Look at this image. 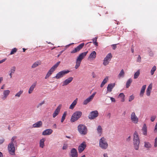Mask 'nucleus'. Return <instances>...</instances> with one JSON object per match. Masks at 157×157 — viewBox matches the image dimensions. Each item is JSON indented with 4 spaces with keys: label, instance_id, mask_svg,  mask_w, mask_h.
Here are the masks:
<instances>
[{
    "label": "nucleus",
    "instance_id": "13d9d810",
    "mask_svg": "<svg viewBox=\"0 0 157 157\" xmlns=\"http://www.w3.org/2000/svg\"><path fill=\"white\" fill-rule=\"evenodd\" d=\"M97 37H95V38H93V43L97 41Z\"/></svg>",
    "mask_w": 157,
    "mask_h": 157
},
{
    "label": "nucleus",
    "instance_id": "c9c22d12",
    "mask_svg": "<svg viewBox=\"0 0 157 157\" xmlns=\"http://www.w3.org/2000/svg\"><path fill=\"white\" fill-rule=\"evenodd\" d=\"M124 75V72L123 69H122L118 75V77H123Z\"/></svg>",
    "mask_w": 157,
    "mask_h": 157
},
{
    "label": "nucleus",
    "instance_id": "4d7b16f0",
    "mask_svg": "<svg viewBox=\"0 0 157 157\" xmlns=\"http://www.w3.org/2000/svg\"><path fill=\"white\" fill-rule=\"evenodd\" d=\"M6 60V59H4L1 60H0V63H1L5 62Z\"/></svg>",
    "mask_w": 157,
    "mask_h": 157
},
{
    "label": "nucleus",
    "instance_id": "39448f33",
    "mask_svg": "<svg viewBox=\"0 0 157 157\" xmlns=\"http://www.w3.org/2000/svg\"><path fill=\"white\" fill-rule=\"evenodd\" d=\"M8 151L11 155H15V148L13 143H10L8 145Z\"/></svg>",
    "mask_w": 157,
    "mask_h": 157
},
{
    "label": "nucleus",
    "instance_id": "72a5a7b5",
    "mask_svg": "<svg viewBox=\"0 0 157 157\" xmlns=\"http://www.w3.org/2000/svg\"><path fill=\"white\" fill-rule=\"evenodd\" d=\"M60 62V61H59L57 62L55 64L53 67H52L51 68V69H52V70L53 71H55L56 69L57 68V67L59 64Z\"/></svg>",
    "mask_w": 157,
    "mask_h": 157
},
{
    "label": "nucleus",
    "instance_id": "ea45409f",
    "mask_svg": "<svg viewBox=\"0 0 157 157\" xmlns=\"http://www.w3.org/2000/svg\"><path fill=\"white\" fill-rule=\"evenodd\" d=\"M67 114V112H65L63 114V116H62L61 119V122H63L64 120H65V117H66V115Z\"/></svg>",
    "mask_w": 157,
    "mask_h": 157
},
{
    "label": "nucleus",
    "instance_id": "bf43d9fd",
    "mask_svg": "<svg viewBox=\"0 0 157 157\" xmlns=\"http://www.w3.org/2000/svg\"><path fill=\"white\" fill-rule=\"evenodd\" d=\"M154 131H156L157 132V122L156 123V124L155 126Z\"/></svg>",
    "mask_w": 157,
    "mask_h": 157
},
{
    "label": "nucleus",
    "instance_id": "0eeeda50",
    "mask_svg": "<svg viewBox=\"0 0 157 157\" xmlns=\"http://www.w3.org/2000/svg\"><path fill=\"white\" fill-rule=\"evenodd\" d=\"M112 56L111 53H108L105 57L103 60V64L104 66H106L108 65L109 62L111 60L112 58Z\"/></svg>",
    "mask_w": 157,
    "mask_h": 157
},
{
    "label": "nucleus",
    "instance_id": "c756f323",
    "mask_svg": "<svg viewBox=\"0 0 157 157\" xmlns=\"http://www.w3.org/2000/svg\"><path fill=\"white\" fill-rule=\"evenodd\" d=\"M118 98H120L121 99V101L123 102L125 101V95L123 93H120L118 96Z\"/></svg>",
    "mask_w": 157,
    "mask_h": 157
},
{
    "label": "nucleus",
    "instance_id": "7ed1b4c3",
    "mask_svg": "<svg viewBox=\"0 0 157 157\" xmlns=\"http://www.w3.org/2000/svg\"><path fill=\"white\" fill-rule=\"evenodd\" d=\"M99 147L102 149H106L108 146L106 139L104 137L101 138L99 141Z\"/></svg>",
    "mask_w": 157,
    "mask_h": 157
},
{
    "label": "nucleus",
    "instance_id": "f257e3e1",
    "mask_svg": "<svg viewBox=\"0 0 157 157\" xmlns=\"http://www.w3.org/2000/svg\"><path fill=\"white\" fill-rule=\"evenodd\" d=\"M88 52V51H86L82 53L78 56L76 60V64L75 66L76 69H78L80 66L82 60L86 56Z\"/></svg>",
    "mask_w": 157,
    "mask_h": 157
},
{
    "label": "nucleus",
    "instance_id": "9b49d317",
    "mask_svg": "<svg viewBox=\"0 0 157 157\" xmlns=\"http://www.w3.org/2000/svg\"><path fill=\"white\" fill-rule=\"evenodd\" d=\"M84 43H82L74 48L71 52V53H75L79 52L84 46Z\"/></svg>",
    "mask_w": 157,
    "mask_h": 157
},
{
    "label": "nucleus",
    "instance_id": "58836bf2",
    "mask_svg": "<svg viewBox=\"0 0 157 157\" xmlns=\"http://www.w3.org/2000/svg\"><path fill=\"white\" fill-rule=\"evenodd\" d=\"M134 147L135 149L136 150H138L139 149L140 144L133 143Z\"/></svg>",
    "mask_w": 157,
    "mask_h": 157
},
{
    "label": "nucleus",
    "instance_id": "f3484780",
    "mask_svg": "<svg viewBox=\"0 0 157 157\" xmlns=\"http://www.w3.org/2000/svg\"><path fill=\"white\" fill-rule=\"evenodd\" d=\"M53 132V130L51 129H48L44 130L42 133V135L44 136L50 135Z\"/></svg>",
    "mask_w": 157,
    "mask_h": 157
},
{
    "label": "nucleus",
    "instance_id": "8fccbe9b",
    "mask_svg": "<svg viewBox=\"0 0 157 157\" xmlns=\"http://www.w3.org/2000/svg\"><path fill=\"white\" fill-rule=\"evenodd\" d=\"M137 61L139 63H140L141 62V57L140 55L138 56V57L137 58Z\"/></svg>",
    "mask_w": 157,
    "mask_h": 157
},
{
    "label": "nucleus",
    "instance_id": "e433bc0d",
    "mask_svg": "<svg viewBox=\"0 0 157 157\" xmlns=\"http://www.w3.org/2000/svg\"><path fill=\"white\" fill-rule=\"evenodd\" d=\"M140 74V70H138L134 75V79H136L139 76Z\"/></svg>",
    "mask_w": 157,
    "mask_h": 157
},
{
    "label": "nucleus",
    "instance_id": "774afa93",
    "mask_svg": "<svg viewBox=\"0 0 157 157\" xmlns=\"http://www.w3.org/2000/svg\"><path fill=\"white\" fill-rule=\"evenodd\" d=\"M3 155L2 153L0 151V157H2Z\"/></svg>",
    "mask_w": 157,
    "mask_h": 157
},
{
    "label": "nucleus",
    "instance_id": "a18cd8bd",
    "mask_svg": "<svg viewBox=\"0 0 157 157\" xmlns=\"http://www.w3.org/2000/svg\"><path fill=\"white\" fill-rule=\"evenodd\" d=\"M156 118L155 115L152 116L151 117V122H153Z\"/></svg>",
    "mask_w": 157,
    "mask_h": 157
},
{
    "label": "nucleus",
    "instance_id": "49530a36",
    "mask_svg": "<svg viewBox=\"0 0 157 157\" xmlns=\"http://www.w3.org/2000/svg\"><path fill=\"white\" fill-rule=\"evenodd\" d=\"M17 138V137L16 136H14L13 137L11 140V142L10 143H13V142L15 143L16 141H14V140Z\"/></svg>",
    "mask_w": 157,
    "mask_h": 157
},
{
    "label": "nucleus",
    "instance_id": "f8f14e48",
    "mask_svg": "<svg viewBox=\"0 0 157 157\" xmlns=\"http://www.w3.org/2000/svg\"><path fill=\"white\" fill-rule=\"evenodd\" d=\"M86 147L85 142L84 141L81 143L78 147V151L79 153H81L83 152Z\"/></svg>",
    "mask_w": 157,
    "mask_h": 157
},
{
    "label": "nucleus",
    "instance_id": "f704fd0d",
    "mask_svg": "<svg viewBox=\"0 0 157 157\" xmlns=\"http://www.w3.org/2000/svg\"><path fill=\"white\" fill-rule=\"evenodd\" d=\"M151 144L148 142H144V147L147 148H150L151 147Z\"/></svg>",
    "mask_w": 157,
    "mask_h": 157
},
{
    "label": "nucleus",
    "instance_id": "393cba45",
    "mask_svg": "<svg viewBox=\"0 0 157 157\" xmlns=\"http://www.w3.org/2000/svg\"><path fill=\"white\" fill-rule=\"evenodd\" d=\"M98 134L100 136H101L102 133V128L100 125L98 126L97 129Z\"/></svg>",
    "mask_w": 157,
    "mask_h": 157
},
{
    "label": "nucleus",
    "instance_id": "c03bdc74",
    "mask_svg": "<svg viewBox=\"0 0 157 157\" xmlns=\"http://www.w3.org/2000/svg\"><path fill=\"white\" fill-rule=\"evenodd\" d=\"M45 101H43L41 102L38 104L37 106V108H39L40 106H41L43 104H44Z\"/></svg>",
    "mask_w": 157,
    "mask_h": 157
},
{
    "label": "nucleus",
    "instance_id": "7c9ffc66",
    "mask_svg": "<svg viewBox=\"0 0 157 157\" xmlns=\"http://www.w3.org/2000/svg\"><path fill=\"white\" fill-rule=\"evenodd\" d=\"M146 85H144L142 86V87L141 88V90L140 91V96H143L144 94V92L145 90L146 89Z\"/></svg>",
    "mask_w": 157,
    "mask_h": 157
},
{
    "label": "nucleus",
    "instance_id": "6e6d98bb",
    "mask_svg": "<svg viewBox=\"0 0 157 157\" xmlns=\"http://www.w3.org/2000/svg\"><path fill=\"white\" fill-rule=\"evenodd\" d=\"M112 46H113V50L117 48L116 44L112 45Z\"/></svg>",
    "mask_w": 157,
    "mask_h": 157
},
{
    "label": "nucleus",
    "instance_id": "603ef678",
    "mask_svg": "<svg viewBox=\"0 0 157 157\" xmlns=\"http://www.w3.org/2000/svg\"><path fill=\"white\" fill-rule=\"evenodd\" d=\"M4 141L5 140L3 138L0 139V144H2L4 142Z\"/></svg>",
    "mask_w": 157,
    "mask_h": 157
},
{
    "label": "nucleus",
    "instance_id": "0e129e2a",
    "mask_svg": "<svg viewBox=\"0 0 157 157\" xmlns=\"http://www.w3.org/2000/svg\"><path fill=\"white\" fill-rule=\"evenodd\" d=\"M94 44L96 46H98V43L97 41L95 42H94Z\"/></svg>",
    "mask_w": 157,
    "mask_h": 157
},
{
    "label": "nucleus",
    "instance_id": "338daca9",
    "mask_svg": "<svg viewBox=\"0 0 157 157\" xmlns=\"http://www.w3.org/2000/svg\"><path fill=\"white\" fill-rule=\"evenodd\" d=\"M104 157H108L107 155L106 154H104L103 155Z\"/></svg>",
    "mask_w": 157,
    "mask_h": 157
},
{
    "label": "nucleus",
    "instance_id": "69168bd1",
    "mask_svg": "<svg viewBox=\"0 0 157 157\" xmlns=\"http://www.w3.org/2000/svg\"><path fill=\"white\" fill-rule=\"evenodd\" d=\"M5 85H3L1 88V89L2 90L4 89L5 88Z\"/></svg>",
    "mask_w": 157,
    "mask_h": 157
},
{
    "label": "nucleus",
    "instance_id": "c85d7f7f",
    "mask_svg": "<svg viewBox=\"0 0 157 157\" xmlns=\"http://www.w3.org/2000/svg\"><path fill=\"white\" fill-rule=\"evenodd\" d=\"M54 71L52 69H50L49 71H48L47 74L46 75L45 78V79H47L52 74V73Z\"/></svg>",
    "mask_w": 157,
    "mask_h": 157
},
{
    "label": "nucleus",
    "instance_id": "dca6fc26",
    "mask_svg": "<svg viewBox=\"0 0 157 157\" xmlns=\"http://www.w3.org/2000/svg\"><path fill=\"white\" fill-rule=\"evenodd\" d=\"M61 105H59L56 109L55 110L52 116L53 118L55 117L59 113L60 111Z\"/></svg>",
    "mask_w": 157,
    "mask_h": 157
},
{
    "label": "nucleus",
    "instance_id": "2eb2a0df",
    "mask_svg": "<svg viewBox=\"0 0 157 157\" xmlns=\"http://www.w3.org/2000/svg\"><path fill=\"white\" fill-rule=\"evenodd\" d=\"M73 78L72 77H70L65 80L62 82V86H64L67 85L73 80Z\"/></svg>",
    "mask_w": 157,
    "mask_h": 157
},
{
    "label": "nucleus",
    "instance_id": "6ab92c4d",
    "mask_svg": "<svg viewBox=\"0 0 157 157\" xmlns=\"http://www.w3.org/2000/svg\"><path fill=\"white\" fill-rule=\"evenodd\" d=\"M152 87V84L151 83L148 86L146 90V95L148 96H149L150 95Z\"/></svg>",
    "mask_w": 157,
    "mask_h": 157
},
{
    "label": "nucleus",
    "instance_id": "f03ea898",
    "mask_svg": "<svg viewBox=\"0 0 157 157\" xmlns=\"http://www.w3.org/2000/svg\"><path fill=\"white\" fill-rule=\"evenodd\" d=\"M78 130L79 133L82 135L86 134L88 132L86 127L83 124H80L78 126Z\"/></svg>",
    "mask_w": 157,
    "mask_h": 157
},
{
    "label": "nucleus",
    "instance_id": "864d4df0",
    "mask_svg": "<svg viewBox=\"0 0 157 157\" xmlns=\"http://www.w3.org/2000/svg\"><path fill=\"white\" fill-rule=\"evenodd\" d=\"M133 143H136L137 144H140V140H136V141H133Z\"/></svg>",
    "mask_w": 157,
    "mask_h": 157
},
{
    "label": "nucleus",
    "instance_id": "4be33fe9",
    "mask_svg": "<svg viewBox=\"0 0 157 157\" xmlns=\"http://www.w3.org/2000/svg\"><path fill=\"white\" fill-rule=\"evenodd\" d=\"M42 125V122L41 121H38L33 124V128H39Z\"/></svg>",
    "mask_w": 157,
    "mask_h": 157
},
{
    "label": "nucleus",
    "instance_id": "aec40b11",
    "mask_svg": "<svg viewBox=\"0 0 157 157\" xmlns=\"http://www.w3.org/2000/svg\"><path fill=\"white\" fill-rule=\"evenodd\" d=\"M96 56V53L95 51H93L91 52L88 57V58L91 59H94Z\"/></svg>",
    "mask_w": 157,
    "mask_h": 157
},
{
    "label": "nucleus",
    "instance_id": "680f3d73",
    "mask_svg": "<svg viewBox=\"0 0 157 157\" xmlns=\"http://www.w3.org/2000/svg\"><path fill=\"white\" fill-rule=\"evenodd\" d=\"M130 140H131V136H129L127 138V140L128 141H130Z\"/></svg>",
    "mask_w": 157,
    "mask_h": 157
},
{
    "label": "nucleus",
    "instance_id": "37998d69",
    "mask_svg": "<svg viewBox=\"0 0 157 157\" xmlns=\"http://www.w3.org/2000/svg\"><path fill=\"white\" fill-rule=\"evenodd\" d=\"M17 51V49L16 48H14L13 49H12L11 50L10 53V55H13Z\"/></svg>",
    "mask_w": 157,
    "mask_h": 157
},
{
    "label": "nucleus",
    "instance_id": "052dcab7",
    "mask_svg": "<svg viewBox=\"0 0 157 157\" xmlns=\"http://www.w3.org/2000/svg\"><path fill=\"white\" fill-rule=\"evenodd\" d=\"M111 116V113H108L107 115V117L109 118H110Z\"/></svg>",
    "mask_w": 157,
    "mask_h": 157
},
{
    "label": "nucleus",
    "instance_id": "3c124183",
    "mask_svg": "<svg viewBox=\"0 0 157 157\" xmlns=\"http://www.w3.org/2000/svg\"><path fill=\"white\" fill-rule=\"evenodd\" d=\"M67 145L66 144H64L62 147L63 150H65L67 148Z\"/></svg>",
    "mask_w": 157,
    "mask_h": 157
},
{
    "label": "nucleus",
    "instance_id": "2f4dec72",
    "mask_svg": "<svg viewBox=\"0 0 157 157\" xmlns=\"http://www.w3.org/2000/svg\"><path fill=\"white\" fill-rule=\"evenodd\" d=\"M108 79V77L106 76L105 79L103 80L100 85V87H102L105 85V84L107 82Z\"/></svg>",
    "mask_w": 157,
    "mask_h": 157
},
{
    "label": "nucleus",
    "instance_id": "6e6552de",
    "mask_svg": "<svg viewBox=\"0 0 157 157\" xmlns=\"http://www.w3.org/2000/svg\"><path fill=\"white\" fill-rule=\"evenodd\" d=\"M98 115L99 113L98 111H94L90 113L88 116V118L91 120L93 119L98 117Z\"/></svg>",
    "mask_w": 157,
    "mask_h": 157
},
{
    "label": "nucleus",
    "instance_id": "a19ab883",
    "mask_svg": "<svg viewBox=\"0 0 157 157\" xmlns=\"http://www.w3.org/2000/svg\"><path fill=\"white\" fill-rule=\"evenodd\" d=\"M156 67L155 66H154L152 68L151 71V73L152 75L154 74L155 71H156Z\"/></svg>",
    "mask_w": 157,
    "mask_h": 157
},
{
    "label": "nucleus",
    "instance_id": "a878e982",
    "mask_svg": "<svg viewBox=\"0 0 157 157\" xmlns=\"http://www.w3.org/2000/svg\"><path fill=\"white\" fill-rule=\"evenodd\" d=\"M143 134L145 136L147 135V127L146 125L145 124H144L143 125V128L142 129Z\"/></svg>",
    "mask_w": 157,
    "mask_h": 157
},
{
    "label": "nucleus",
    "instance_id": "e2e57ef3",
    "mask_svg": "<svg viewBox=\"0 0 157 157\" xmlns=\"http://www.w3.org/2000/svg\"><path fill=\"white\" fill-rule=\"evenodd\" d=\"M92 77L93 78H95L96 77V75L94 74V73L93 72L92 73Z\"/></svg>",
    "mask_w": 157,
    "mask_h": 157
},
{
    "label": "nucleus",
    "instance_id": "b1692460",
    "mask_svg": "<svg viewBox=\"0 0 157 157\" xmlns=\"http://www.w3.org/2000/svg\"><path fill=\"white\" fill-rule=\"evenodd\" d=\"M78 99H75L70 105L69 107V109H73L75 107L77 103Z\"/></svg>",
    "mask_w": 157,
    "mask_h": 157
},
{
    "label": "nucleus",
    "instance_id": "473e14b6",
    "mask_svg": "<svg viewBox=\"0 0 157 157\" xmlns=\"http://www.w3.org/2000/svg\"><path fill=\"white\" fill-rule=\"evenodd\" d=\"M132 82V80L131 78H129L128 80L127 81L126 85V87L127 88L129 87L130 86L131 83Z\"/></svg>",
    "mask_w": 157,
    "mask_h": 157
},
{
    "label": "nucleus",
    "instance_id": "4c0bfd02",
    "mask_svg": "<svg viewBox=\"0 0 157 157\" xmlns=\"http://www.w3.org/2000/svg\"><path fill=\"white\" fill-rule=\"evenodd\" d=\"M23 90H20L15 95V96L16 97L19 98L21 94H23Z\"/></svg>",
    "mask_w": 157,
    "mask_h": 157
},
{
    "label": "nucleus",
    "instance_id": "5fc2aeb1",
    "mask_svg": "<svg viewBox=\"0 0 157 157\" xmlns=\"http://www.w3.org/2000/svg\"><path fill=\"white\" fill-rule=\"evenodd\" d=\"M110 99L112 102H115L116 101H115V99L113 97H110Z\"/></svg>",
    "mask_w": 157,
    "mask_h": 157
},
{
    "label": "nucleus",
    "instance_id": "20e7f679",
    "mask_svg": "<svg viewBox=\"0 0 157 157\" xmlns=\"http://www.w3.org/2000/svg\"><path fill=\"white\" fill-rule=\"evenodd\" d=\"M82 112L79 111H77L74 113L71 119V121L74 122L78 120L81 116Z\"/></svg>",
    "mask_w": 157,
    "mask_h": 157
},
{
    "label": "nucleus",
    "instance_id": "de8ad7c7",
    "mask_svg": "<svg viewBox=\"0 0 157 157\" xmlns=\"http://www.w3.org/2000/svg\"><path fill=\"white\" fill-rule=\"evenodd\" d=\"M134 97L133 95H132L130 96L129 97V101L130 102L132 101V100H133L134 99Z\"/></svg>",
    "mask_w": 157,
    "mask_h": 157
},
{
    "label": "nucleus",
    "instance_id": "ddd939ff",
    "mask_svg": "<svg viewBox=\"0 0 157 157\" xmlns=\"http://www.w3.org/2000/svg\"><path fill=\"white\" fill-rule=\"evenodd\" d=\"M10 91L9 90H4L3 91V95L2 97V99L3 100H6L8 95H9Z\"/></svg>",
    "mask_w": 157,
    "mask_h": 157
},
{
    "label": "nucleus",
    "instance_id": "423d86ee",
    "mask_svg": "<svg viewBox=\"0 0 157 157\" xmlns=\"http://www.w3.org/2000/svg\"><path fill=\"white\" fill-rule=\"evenodd\" d=\"M69 72L70 71L68 70L62 71L57 74L55 78L57 79L60 78Z\"/></svg>",
    "mask_w": 157,
    "mask_h": 157
},
{
    "label": "nucleus",
    "instance_id": "79ce46f5",
    "mask_svg": "<svg viewBox=\"0 0 157 157\" xmlns=\"http://www.w3.org/2000/svg\"><path fill=\"white\" fill-rule=\"evenodd\" d=\"M16 67L15 66H13L12 67L10 71V72L11 73H14L16 71Z\"/></svg>",
    "mask_w": 157,
    "mask_h": 157
},
{
    "label": "nucleus",
    "instance_id": "bb28decb",
    "mask_svg": "<svg viewBox=\"0 0 157 157\" xmlns=\"http://www.w3.org/2000/svg\"><path fill=\"white\" fill-rule=\"evenodd\" d=\"M41 64V62L40 61H37L35 62L32 65L31 67L33 68H35L38 66L40 65Z\"/></svg>",
    "mask_w": 157,
    "mask_h": 157
},
{
    "label": "nucleus",
    "instance_id": "4468645a",
    "mask_svg": "<svg viewBox=\"0 0 157 157\" xmlns=\"http://www.w3.org/2000/svg\"><path fill=\"white\" fill-rule=\"evenodd\" d=\"M70 156L72 157H78V152L75 148H73L70 151Z\"/></svg>",
    "mask_w": 157,
    "mask_h": 157
},
{
    "label": "nucleus",
    "instance_id": "412c9836",
    "mask_svg": "<svg viewBox=\"0 0 157 157\" xmlns=\"http://www.w3.org/2000/svg\"><path fill=\"white\" fill-rule=\"evenodd\" d=\"M36 82H35L30 87L29 91L28 93L29 94H31L33 91L34 90V88L35 87L36 85Z\"/></svg>",
    "mask_w": 157,
    "mask_h": 157
},
{
    "label": "nucleus",
    "instance_id": "9d476101",
    "mask_svg": "<svg viewBox=\"0 0 157 157\" xmlns=\"http://www.w3.org/2000/svg\"><path fill=\"white\" fill-rule=\"evenodd\" d=\"M96 93V92H94L91 96L84 100L83 103V104L86 105L88 103L91 101L94 98Z\"/></svg>",
    "mask_w": 157,
    "mask_h": 157
},
{
    "label": "nucleus",
    "instance_id": "a211bd4d",
    "mask_svg": "<svg viewBox=\"0 0 157 157\" xmlns=\"http://www.w3.org/2000/svg\"><path fill=\"white\" fill-rule=\"evenodd\" d=\"M115 86V83L109 84L107 87V92H111L112 91L114 87Z\"/></svg>",
    "mask_w": 157,
    "mask_h": 157
},
{
    "label": "nucleus",
    "instance_id": "cd10ccee",
    "mask_svg": "<svg viewBox=\"0 0 157 157\" xmlns=\"http://www.w3.org/2000/svg\"><path fill=\"white\" fill-rule=\"evenodd\" d=\"M133 141L140 140L139 135L137 132L135 131L133 134Z\"/></svg>",
    "mask_w": 157,
    "mask_h": 157
},
{
    "label": "nucleus",
    "instance_id": "5701e85b",
    "mask_svg": "<svg viewBox=\"0 0 157 157\" xmlns=\"http://www.w3.org/2000/svg\"><path fill=\"white\" fill-rule=\"evenodd\" d=\"M45 141V139L44 138L40 139L39 141V145L40 147L41 148H43L44 147V142Z\"/></svg>",
    "mask_w": 157,
    "mask_h": 157
},
{
    "label": "nucleus",
    "instance_id": "09e8293b",
    "mask_svg": "<svg viewBox=\"0 0 157 157\" xmlns=\"http://www.w3.org/2000/svg\"><path fill=\"white\" fill-rule=\"evenodd\" d=\"M154 147H157V137H156L155 140Z\"/></svg>",
    "mask_w": 157,
    "mask_h": 157
},
{
    "label": "nucleus",
    "instance_id": "1a4fd4ad",
    "mask_svg": "<svg viewBox=\"0 0 157 157\" xmlns=\"http://www.w3.org/2000/svg\"><path fill=\"white\" fill-rule=\"evenodd\" d=\"M131 120L135 124H137L139 121V119L136 115L134 112H132L131 115Z\"/></svg>",
    "mask_w": 157,
    "mask_h": 157
}]
</instances>
